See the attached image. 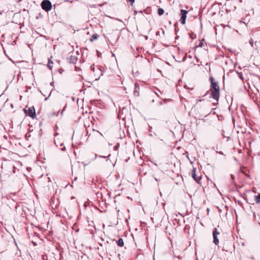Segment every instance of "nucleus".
I'll use <instances>...</instances> for the list:
<instances>
[{
	"label": "nucleus",
	"mask_w": 260,
	"mask_h": 260,
	"mask_svg": "<svg viewBox=\"0 0 260 260\" xmlns=\"http://www.w3.org/2000/svg\"><path fill=\"white\" fill-rule=\"evenodd\" d=\"M231 178H232L233 180H234V179H235V177H234V175L231 174Z\"/></svg>",
	"instance_id": "obj_16"
},
{
	"label": "nucleus",
	"mask_w": 260,
	"mask_h": 260,
	"mask_svg": "<svg viewBox=\"0 0 260 260\" xmlns=\"http://www.w3.org/2000/svg\"><path fill=\"white\" fill-rule=\"evenodd\" d=\"M53 64V62L52 61H51L50 60H49V61H48V68L51 70L52 69V64Z\"/></svg>",
	"instance_id": "obj_14"
},
{
	"label": "nucleus",
	"mask_w": 260,
	"mask_h": 260,
	"mask_svg": "<svg viewBox=\"0 0 260 260\" xmlns=\"http://www.w3.org/2000/svg\"><path fill=\"white\" fill-rule=\"evenodd\" d=\"M210 80L211 82V90H218L219 89V87L217 83L214 82V79L213 77H211L210 78Z\"/></svg>",
	"instance_id": "obj_5"
},
{
	"label": "nucleus",
	"mask_w": 260,
	"mask_h": 260,
	"mask_svg": "<svg viewBox=\"0 0 260 260\" xmlns=\"http://www.w3.org/2000/svg\"><path fill=\"white\" fill-rule=\"evenodd\" d=\"M255 200L256 203L260 204V193H259L257 196H256Z\"/></svg>",
	"instance_id": "obj_13"
},
{
	"label": "nucleus",
	"mask_w": 260,
	"mask_h": 260,
	"mask_svg": "<svg viewBox=\"0 0 260 260\" xmlns=\"http://www.w3.org/2000/svg\"><path fill=\"white\" fill-rule=\"evenodd\" d=\"M98 37H99L98 35H97L96 34H93L90 39V41L93 42L95 40H96L98 38Z\"/></svg>",
	"instance_id": "obj_10"
},
{
	"label": "nucleus",
	"mask_w": 260,
	"mask_h": 260,
	"mask_svg": "<svg viewBox=\"0 0 260 260\" xmlns=\"http://www.w3.org/2000/svg\"><path fill=\"white\" fill-rule=\"evenodd\" d=\"M210 96L215 100L218 101L219 97V89L212 90Z\"/></svg>",
	"instance_id": "obj_4"
},
{
	"label": "nucleus",
	"mask_w": 260,
	"mask_h": 260,
	"mask_svg": "<svg viewBox=\"0 0 260 260\" xmlns=\"http://www.w3.org/2000/svg\"><path fill=\"white\" fill-rule=\"evenodd\" d=\"M128 1L131 3V5H132L135 2V0H128Z\"/></svg>",
	"instance_id": "obj_15"
},
{
	"label": "nucleus",
	"mask_w": 260,
	"mask_h": 260,
	"mask_svg": "<svg viewBox=\"0 0 260 260\" xmlns=\"http://www.w3.org/2000/svg\"><path fill=\"white\" fill-rule=\"evenodd\" d=\"M91 70H92L93 71H94V68H93L92 67H91Z\"/></svg>",
	"instance_id": "obj_18"
},
{
	"label": "nucleus",
	"mask_w": 260,
	"mask_h": 260,
	"mask_svg": "<svg viewBox=\"0 0 260 260\" xmlns=\"http://www.w3.org/2000/svg\"><path fill=\"white\" fill-rule=\"evenodd\" d=\"M117 245L120 247H122L124 246V242L122 238H120L117 241Z\"/></svg>",
	"instance_id": "obj_9"
},
{
	"label": "nucleus",
	"mask_w": 260,
	"mask_h": 260,
	"mask_svg": "<svg viewBox=\"0 0 260 260\" xmlns=\"http://www.w3.org/2000/svg\"><path fill=\"white\" fill-rule=\"evenodd\" d=\"M41 7L43 10L48 12L51 10L52 5L49 0H44L41 3Z\"/></svg>",
	"instance_id": "obj_1"
},
{
	"label": "nucleus",
	"mask_w": 260,
	"mask_h": 260,
	"mask_svg": "<svg viewBox=\"0 0 260 260\" xmlns=\"http://www.w3.org/2000/svg\"><path fill=\"white\" fill-rule=\"evenodd\" d=\"M192 177L196 180V181L198 183H199L200 180V177H198L197 176L196 172V169L193 168L191 172Z\"/></svg>",
	"instance_id": "obj_8"
},
{
	"label": "nucleus",
	"mask_w": 260,
	"mask_h": 260,
	"mask_svg": "<svg viewBox=\"0 0 260 260\" xmlns=\"http://www.w3.org/2000/svg\"><path fill=\"white\" fill-rule=\"evenodd\" d=\"M164 10H163V9L162 8H159L158 9V14L159 15H161L164 14Z\"/></svg>",
	"instance_id": "obj_12"
},
{
	"label": "nucleus",
	"mask_w": 260,
	"mask_h": 260,
	"mask_svg": "<svg viewBox=\"0 0 260 260\" xmlns=\"http://www.w3.org/2000/svg\"><path fill=\"white\" fill-rule=\"evenodd\" d=\"M187 13H188V11H187L186 10H181V11H180L181 18H180V21L183 24L185 23L186 15Z\"/></svg>",
	"instance_id": "obj_3"
},
{
	"label": "nucleus",
	"mask_w": 260,
	"mask_h": 260,
	"mask_svg": "<svg viewBox=\"0 0 260 260\" xmlns=\"http://www.w3.org/2000/svg\"><path fill=\"white\" fill-rule=\"evenodd\" d=\"M55 144L57 147H60V149L62 151H64L66 150L65 146H63L62 147H61L63 145V142H61L58 140H55Z\"/></svg>",
	"instance_id": "obj_7"
},
{
	"label": "nucleus",
	"mask_w": 260,
	"mask_h": 260,
	"mask_svg": "<svg viewBox=\"0 0 260 260\" xmlns=\"http://www.w3.org/2000/svg\"><path fill=\"white\" fill-rule=\"evenodd\" d=\"M249 43L251 45V46H253V41L252 40L250 41Z\"/></svg>",
	"instance_id": "obj_17"
},
{
	"label": "nucleus",
	"mask_w": 260,
	"mask_h": 260,
	"mask_svg": "<svg viewBox=\"0 0 260 260\" xmlns=\"http://www.w3.org/2000/svg\"><path fill=\"white\" fill-rule=\"evenodd\" d=\"M219 234V232L217 231V229H214L213 232V242L215 244L217 245L219 243V240L217 238V236Z\"/></svg>",
	"instance_id": "obj_6"
},
{
	"label": "nucleus",
	"mask_w": 260,
	"mask_h": 260,
	"mask_svg": "<svg viewBox=\"0 0 260 260\" xmlns=\"http://www.w3.org/2000/svg\"><path fill=\"white\" fill-rule=\"evenodd\" d=\"M25 113L33 119L36 117L35 109L33 106L29 107L27 111H25Z\"/></svg>",
	"instance_id": "obj_2"
},
{
	"label": "nucleus",
	"mask_w": 260,
	"mask_h": 260,
	"mask_svg": "<svg viewBox=\"0 0 260 260\" xmlns=\"http://www.w3.org/2000/svg\"><path fill=\"white\" fill-rule=\"evenodd\" d=\"M138 86V84L137 83H136L135 84V89L134 90V94L136 95H139V92H138V89H137Z\"/></svg>",
	"instance_id": "obj_11"
}]
</instances>
